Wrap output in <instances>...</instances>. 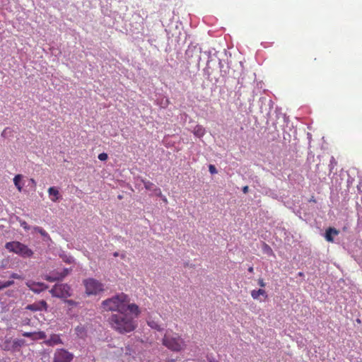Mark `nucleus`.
<instances>
[{
  "label": "nucleus",
  "mask_w": 362,
  "mask_h": 362,
  "mask_svg": "<svg viewBox=\"0 0 362 362\" xmlns=\"http://www.w3.org/2000/svg\"><path fill=\"white\" fill-rule=\"evenodd\" d=\"M205 133L206 130L202 125L197 124L194 128L193 134L199 138L202 137Z\"/></svg>",
  "instance_id": "obj_17"
},
{
  "label": "nucleus",
  "mask_w": 362,
  "mask_h": 362,
  "mask_svg": "<svg viewBox=\"0 0 362 362\" xmlns=\"http://www.w3.org/2000/svg\"><path fill=\"white\" fill-rule=\"evenodd\" d=\"M75 333L78 337L84 339L87 336V329L83 325L76 326L74 329Z\"/></svg>",
  "instance_id": "obj_14"
},
{
  "label": "nucleus",
  "mask_w": 362,
  "mask_h": 362,
  "mask_svg": "<svg viewBox=\"0 0 362 362\" xmlns=\"http://www.w3.org/2000/svg\"><path fill=\"white\" fill-rule=\"evenodd\" d=\"M49 197L52 202H57L61 199L60 193L55 187H50L47 190Z\"/></svg>",
  "instance_id": "obj_12"
},
{
  "label": "nucleus",
  "mask_w": 362,
  "mask_h": 362,
  "mask_svg": "<svg viewBox=\"0 0 362 362\" xmlns=\"http://www.w3.org/2000/svg\"><path fill=\"white\" fill-rule=\"evenodd\" d=\"M298 275L301 276H303V272H299V273H298Z\"/></svg>",
  "instance_id": "obj_42"
},
{
  "label": "nucleus",
  "mask_w": 362,
  "mask_h": 362,
  "mask_svg": "<svg viewBox=\"0 0 362 362\" xmlns=\"http://www.w3.org/2000/svg\"><path fill=\"white\" fill-rule=\"evenodd\" d=\"M310 202H316V200L315 199V198L313 197L310 199Z\"/></svg>",
  "instance_id": "obj_39"
},
{
  "label": "nucleus",
  "mask_w": 362,
  "mask_h": 362,
  "mask_svg": "<svg viewBox=\"0 0 362 362\" xmlns=\"http://www.w3.org/2000/svg\"><path fill=\"white\" fill-rule=\"evenodd\" d=\"M253 271H254V269H253V267H250L248 268V272H249L252 273V272H253Z\"/></svg>",
  "instance_id": "obj_37"
},
{
  "label": "nucleus",
  "mask_w": 362,
  "mask_h": 362,
  "mask_svg": "<svg viewBox=\"0 0 362 362\" xmlns=\"http://www.w3.org/2000/svg\"><path fill=\"white\" fill-rule=\"evenodd\" d=\"M260 296H264V298H267L268 296L266 291L262 288H259L258 290H252L251 291V296L255 300H258Z\"/></svg>",
  "instance_id": "obj_15"
},
{
  "label": "nucleus",
  "mask_w": 362,
  "mask_h": 362,
  "mask_svg": "<svg viewBox=\"0 0 362 362\" xmlns=\"http://www.w3.org/2000/svg\"><path fill=\"white\" fill-rule=\"evenodd\" d=\"M11 279H22V276L16 273H12L10 276Z\"/></svg>",
  "instance_id": "obj_29"
},
{
  "label": "nucleus",
  "mask_w": 362,
  "mask_h": 362,
  "mask_svg": "<svg viewBox=\"0 0 362 362\" xmlns=\"http://www.w3.org/2000/svg\"><path fill=\"white\" fill-rule=\"evenodd\" d=\"M22 335L25 337L30 338L32 340H35V332H25L22 334Z\"/></svg>",
  "instance_id": "obj_24"
},
{
  "label": "nucleus",
  "mask_w": 362,
  "mask_h": 362,
  "mask_svg": "<svg viewBox=\"0 0 362 362\" xmlns=\"http://www.w3.org/2000/svg\"><path fill=\"white\" fill-rule=\"evenodd\" d=\"M64 261L67 263H71L73 262V258L71 257L63 258Z\"/></svg>",
  "instance_id": "obj_32"
},
{
  "label": "nucleus",
  "mask_w": 362,
  "mask_h": 362,
  "mask_svg": "<svg viewBox=\"0 0 362 362\" xmlns=\"http://www.w3.org/2000/svg\"><path fill=\"white\" fill-rule=\"evenodd\" d=\"M113 255H114L115 257H117V256L119 255V254H118V252H115V253L113 254Z\"/></svg>",
  "instance_id": "obj_40"
},
{
  "label": "nucleus",
  "mask_w": 362,
  "mask_h": 362,
  "mask_svg": "<svg viewBox=\"0 0 362 362\" xmlns=\"http://www.w3.org/2000/svg\"><path fill=\"white\" fill-rule=\"evenodd\" d=\"M337 163L335 158L333 156H332L330 161H329V170L332 171L333 169L334 168V167L337 165Z\"/></svg>",
  "instance_id": "obj_23"
},
{
  "label": "nucleus",
  "mask_w": 362,
  "mask_h": 362,
  "mask_svg": "<svg viewBox=\"0 0 362 362\" xmlns=\"http://www.w3.org/2000/svg\"><path fill=\"white\" fill-rule=\"evenodd\" d=\"M161 197H162L163 201L164 202L167 203L168 200H167L166 197L165 196H163V197L162 196Z\"/></svg>",
  "instance_id": "obj_38"
},
{
  "label": "nucleus",
  "mask_w": 362,
  "mask_h": 362,
  "mask_svg": "<svg viewBox=\"0 0 362 362\" xmlns=\"http://www.w3.org/2000/svg\"><path fill=\"white\" fill-rule=\"evenodd\" d=\"M30 290L35 293H40L48 288V286L41 282H35L34 281H28L25 283Z\"/></svg>",
  "instance_id": "obj_9"
},
{
  "label": "nucleus",
  "mask_w": 362,
  "mask_h": 362,
  "mask_svg": "<svg viewBox=\"0 0 362 362\" xmlns=\"http://www.w3.org/2000/svg\"><path fill=\"white\" fill-rule=\"evenodd\" d=\"M8 128H6V129H5L2 132V133H1L2 136H4V137L6 136V132H7V130H8Z\"/></svg>",
  "instance_id": "obj_35"
},
{
  "label": "nucleus",
  "mask_w": 362,
  "mask_h": 362,
  "mask_svg": "<svg viewBox=\"0 0 362 362\" xmlns=\"http://www.w3.org/2000/svg\"><path fill=\"white\" fill-rule=\"evenodd\" d=\"M87 295H96L103 291V284L98 280L90 278L83 281Z\"/></svg>",
  "instance_id": "obj_5"
},
{
  "label": "nucleus",
  "mask_w": 362,
  "mask_h": 362,
  "mask_svg": "<svg viewBox=\"0 0 362 362\" xmlns=\"http://www.w3.org/2000/svg\"><path fill=\"white\" fill-rule=\"evenodd\" d=\"M6 248L10 252H13L23 257H30L33 254V251L28 246L17 241L7 243Z\"/></svg>",
  "instance_id": "obj_4"
},
{
  "label": "nucleus",
  "mask_w": 362,
  "mask_h": 362,
  "mask_svg": "<svg viewBox=\"0 0 362 362\" xmlns=\"http://www.w3.org/2000/svg\"><path fill=\"white\" fill-rule=\"evenodd\" d=\"M27 308L30 310H40V308H38V305H36V304L29 305H28Z\"/></svg>",
  "instance_id": "obj_28"
},
{
  "label": "nucleus",
  "mask_w": 362,
  "mask_h": 362,
  "mask_svg": "<svg viewBox=\"0 0 362 362\" xmlns=\"http://www.w3.org/2000/svg\"><path fill=\"white\" fill-rule=\"evenodd\" d=\"M121 257H122V259H124V258L125 257V255H124V254H122V255H121Z\"/></svg>",
  "instance_id": "obj_41"
},
{
  "label": "nucleus",
  "mask_w": 362,
  "mask_h": 362,
  "mask_svg": "<svg viewBox=\"0 0 362 362\" xmlns=\"http://www.w3.org/2000/svg\"><path fill=\"white\" fill-rule=\"evenodd\" d=\"M248 191H249L248 186H245V187H243V193L247 194L248 192Z\"/></svg>",
  "instance_id": "obj_34"
},
{
  "label": "nucleus",
  "mask_w": 362,
  "mask_h": 362,
  "mask_svg": "<svg viewBox=\"0 0 362 362\" xmlns=\"http://www.w3.org/2000/svg\"><path fill=\"white\" fill-rule=\"evenodd\" d=\"M23 175L21 174L16 175L13 178V183L19 192L22 191L24 183L22 182Z\"/></svg>",
  "instance_id": "obj_16"
},
{
  "label": "nucleus",
  "mask_w": 362,
  "mask_h": 362,
  "mask_svg": "<svg viewBox=\"0 0 362 362\" xmlns=\"http://www.w3.org/2000/svg\"><path fill=\"white\" fill-rule=\"evenodd\" d=\"M135 317L131 313L124 311L112 314L107 319L110 327L119 334H124L132 332L137 327Z\"/></svg>",
  "instance_id": "obj_2"
},
{
  "label": "nucleus",
  "mask_w": 362,
  "mask_h": 362,
  "mask_svg": "<svg viewBox=\"0 0 362 362\" xmlns=\"http://www.w3.org/2000/svg\"><path fill=\"white\" fill-rule=\"evenodd\" d=\"M142 182L146 189L153 192L154 195L157 197H162L160 189L156 187L153 182L146 180H143Z\"/></svg>",
  "instance_id": "obj_10"
},
{
  "label": "nucleus",
  "mask_w": 362,
  "mask_h": 362,
  "mask_svg": "<svg viewBox=\"0 0 362 362\" xmlns=\"http://www.w3.org/2000/svg\"><path fill=\"white\" fill-rule=\"evenodd\" d=\"M39 305H40V306H38V308H40V310H41V309H44L45 310H47V304L46 301L41 300V301H40Z\"/></svg>",
  "instance_id": "obj_26"
},
{
  "label": "nucleus",
  "mask_w": 362,
  "mask_h": 362,
  "mask_svg": "<svg viewBox=\"0 0 362 362\" xmlns=\"http://www.w3.org/2000/svg\"><path fill=\"white\" fill-rule=\"evenodd\" d=\"M102 308L105 311H116L117 313L128 310L135 317H139L141 314L139 307L135 303H131L129 296L124 293L103 300Z\"/></svg>",
  "instance_id": "obj_1"
},
{
  "label": "nucleus",
  "mask_w": 362,
  "mask_h": 362,
  "mask_svg": "<svg viewBox=\"0 0 362 362\" xmlns=\"http://www.w3.org/2000/svg\"><path fill=\"white\" fill-rule=\"evenodd\" d=\"M46 337V334L42 331L35 332V340L45 339Z\"/></svg>",
  "instance_id": "obj_20"
},
{
  "label": "nucleus",
  "mask_w": 362,
  "mask_h": 362,
  "mask_svg": "<svg viewBox=\"0 0 362 362\" xmlns=\"http://www.w3.org/2000/svg\"><path fill=\"white\" fill-rule=\"evenodd\" d=\"M25 341L23 339H14L12 342L11 349L13 351L18 350L20 347L23 346Z\"/></svg>",
  "instance_id": "obj_18"
},
{
  "label": "nucleus",
  "mask_w": 362,
  "mask_h": 362,
  "mask_svg": "<svg viewBox=\"0 0 362 362\" xmlns=\"http://www.w3.org/2000/svg\"><path fill=\"white\" fill-rule=\"evenodd\" d=\"M39 233L43 235V236H46L47 235V233L46 232L42 229V228H40L38 230Z\"/></svg>",
  "instance_id": "obj_33"
},
{
  "label": "nucleus",
  "mask_w": 362,
  "mask_h": 362,
  "mask_svg": "<svg viewBox=\"0 0 362 362\" xmlns=\"http://www.w3.org/2000/svg\"><path fill=\"white\" fill-rule=\"evenodd\" d=\"M257 284L262 288H264L266 286V284L264 283V279L262 278L258 279Z\"/></svg>",
  "instance_id": "obj_31"
},
{
  "label": "nucleus",
  "mask_w": 362,
  "mask_h": 362,
  "mask_svg": "<svg viewBox=\"0 0 362 362\" xmlns=\"http://www.w3.org/2000/svg\"><path fill=\"white\" fill-rule=\"evenodd\" d=\"M209 170L211 174H216V173H217V170H216V167L214 165H209Z\"/></svg>",
  "instance_id": "obj_27"
},
{
  "label": "nucleus",
  "mask_w": 362,
  "mask_h": 362,
  "mask_svg": "<svg viewBox=\"0 0 362 362\" xmlns=\"http://www.w3.org/2000/svg\"><path fill=\"white\" fill-rule=\"evenodd\" d=\"M339 231L336 230L335 228H328L325 234V238L328 242L334 241V236L337 235Z\"/></svg>",
  "instance_id": "obj_13"
},
{
  "label": "nucleus",
  "mask_w": 362,
  "mask_h": 362,
  "mask_svg": "<svg viewBox=\"0 0 362 362\" xmlns=\"http://www.w3.org/2000/svg\"><path fill=\"white\" fill-rule=\"evenodd\" d=\"M30 182L35 187L36 185V182H35V180L33 179V178H31L30 180Z\"/></svg>",
  "instance_id": "obj_36"
},
{
  "label": "nucleus",
  "mask_w": 362,
  "mask_h": 362,
  "mask_svg": "<svg viewBox=\"0 0 362 362\" xmlns=\"http://www.w3.org/2000/svg\"><path fill=\"white\" fill-rule=\"evenodd\" d=\"M74 354L65 349H57L54 353L52 362H71Z\"/></svg>",
  "instance_id": "obj_7"
},
{
  "label": "nucleus",
  "mask_w": 362,
  "mask_h": 362,
  "mask_svg": "<svg viewBox=\"0 0 362 362\" xmlns=\"http://www.w3.org/2000/svg\"><path fill=\"white\" fill-rule=\"evenodd\" d=\"M14 284V281L13 280L11 281H0V285L1 287V290L8 287H10L11 286Z\"/></svg>",
  "instance_id": "obj_21"
},
{
  "label": "nucleus",
  "mask_w": 362,
  "mask_h": 362,
  "mask_svg": "<svg viewBox=\"0 0 362 362\" xmlns=\"http://www.w3.org/2000/svg\"><path fill=\"white\" fill-rule=\"evenodd\" d=\"M70 290V286L66 284H57L52 288L49 293L53 297L66 298L71 296Z\"/></svg>",
  "instance_id": "obj_6"
},
{
  "label": "nucleus",
  "mask_w": 362,
  "mask_h": 362,
  "mask_svg": "<svg viewBox=\"0 0 362 362\" xmlns=\"http://www.w3.org/2000/svg\"><path fill=\"white\" fill-rule=\"evenodd\" d=\"M264 251L268 255L275 256L274 252H273V251H272V249L269 245H267V244H264Z\"/></svg>",
  "instance_id": "obj_22"
},
{
  "label": "nucleus",
  "mask_w": 362,
  "mask_h": 362,
  "mask_svg": "<svg viewBox=\"0 0 362 362\" xmlns=\"http://www.w3.org/2000/svg\"><path fill=\"white\" fill-rule=\"evenodd\" d=\"M163 345L175 352H180L186 348V343L181 336L171 330H167L163 336Z\"/></svg>",
  "instance_id": "obj_3"
},
{
  "label": "nucleus",
  "mask_w": 362,
  "mask_h": 362,
  "mask_svg": "<svg viewBox=\"0 0 362 362\" xmlns=\"http://www.w3.org/2000/svg\"><path fill=\"white\" fill-rule=\"evenodd\" d=\"M108 158V156L106 153H101L98 155V159L102 161H105Z\"/></svg>",
  "instance_id": "obj_25"
},
{
  "label": "nucleus",
  "mask_w": 362,
  "mask_h": 362,
  "mask_svg": "<svg viewBox=\"0 0 362 362\" xmlns=\"http://www.w3.org/2000/svg\"><path fill=\"white\" fill-rule=\"evenodd\" d=\"M65 303L72 307L76 306L77 305V303L73 300H66Z\"/></svg>",
  "instance_id": "obj_30"
},
{
  "label": "nucleus",
  "mask_w": 362,
  "mask_h": 362,
  "mask_svg": "<svg viewBox=\"0 0 362 362\" xmlns=\"http://www.w3.org/2000/svg\"><path fill=\"white\" fill-rule=\"evenodd\" d=\"M71 271V269H63L62 271H52L49 274H46L44 276V279L49 282H54L57 281H61L64 277H66L69 272Z\"/></svg>",
  "instance_id": "obj_8"
},
{
  "label": "nucleus",
  "mask_w": 362,
  "mask_h": 362,
  "mask_svg": "<svg viewBox=\"0 0 362 362\" xmlns=\"http://www.w3.org/2000/svg\"><path fill=\"white\" fill-rule=\"evenodd\" d=\"M147 324L152 329H156L158 331H160L162 329L160 325L154 320H148Z\"/></svg>",
  "instance_id": "obj_19"
},
{
  "label": "nucleus",
  "mask_w": 362,
  "mask_h": 362,
  "mask_svg": "<svg viewBox=\"0 0 362 362\" xmlns=\"http://www.w3.org/2000/svg\"><path fill=\"white\" fill-rule=\"evenodd\" d=\"M45 344L47 346H53L57 344H62L63 341L59 334H53L47 340L45 341Z\"/></svg>",
  "instance_id": "obj_11"
}]
</instances>
